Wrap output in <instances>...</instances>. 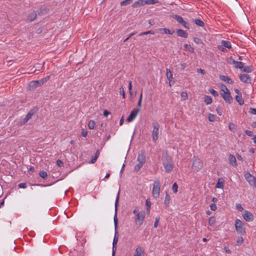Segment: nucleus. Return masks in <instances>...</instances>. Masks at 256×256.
I'll use <instances>...</instances> for the list:
<instances>
[{"label": "nucleus", "instance_id": "obj_21", "mask_svg": "<svg viewBox=\"0 0 256 256\" xmlns=\"http://www.w3.org/2000/svg\"><path fill=\"white\" fill-rule=\"evenodd\" d=\"M138 161L139 162L144 164L146 162V155L144 152H142L138 156Z\"/></svg>", "mask_w": 256, "mask_h": 256}, {"label": "nucleus", "instance_id": "obj_1", "mask_svg": "<svg viewBox=\"0 0 256 256\" xmlns=\"http://www.w3.org/2000/svg\"><path fill=\"white\" fill-rule=\"evenodd\" d=\"M120 191L118 192L116 198V199L115 202V214L114 216V229H115V234H114V236L113 240V243H112V256H114L116 252V244L118 242V220L117 218V210H118V204L120 199Z\"/></svg>", "mask_w": 256, "mask_h": 256}, {"label": "nucleus", "instance_id": "obj_8", "mask_svg": "<svg viewBox=\"0 0 256 256\" xmlns=\"http://www.w3.org/2000/svg\"><path fill=\"white\" fill-rule=\"evenodd\" d=\"M36 112V110L34 108L32 109L26 115V117L22 119L20 122V125H23L26 124L28 120H29L32 116L34 115V114Z\"/></svg>", "mask_w": 256, "mask_h": 256}, {"label": "nucleus", "instance_id": "obj_12", "mask_svg": "<svg viewBox=\"0 0 256 256\" xmlns=\"http://www.w3.org/2000/svg\"><path fill=\"white\" fill-rule=\"evenodd\" d=\"M140 111L139 108H134L131 112L130 116L127 118L126 120L128 122H132L137 116Z\"/></svg>", "mask_w": 256, "mask_h": 256}, {"label": "nucleus", "instance_id": "obj_58", "mask_svg": "<svg viewBox=\"0 0 256 256\" xmlns=\"http://www.w3.org/2000/svg\"><path fill=\"white\" fill-rule=\"evenodd\" d=\"M180 24L182 25V26L184 28L189 29V26H188V24L184 20H183V22H182V23H180Z\"/></svg>", "mask_w": 256, "mask_h": 256}, {"label": "nucleus", "instance_id": "obj_27", "mask_svg": "<svg viewBox=\"0 0 256 256\" xmlns=\"http://www.w3.org/2000/svg\"><path fill=\"white\" fill-rule=\"evenodd\" d=\"M184 48L185 50L188 51L190 53H194V48L190 44H185Z\"/></svg>", "mask_w": 256, "mask_h": 256}, {"label": "nucleus", "instance_id": "obj_19", "mask_svg": "<svg viewBox=\"0 0 256 256\" xmlns=\"http://www.w3.org/2000/svg\"><path fill=\"white\" fill-rule=\"evenodd\" d=\"M228 160H229L230 164L234 167H236L238 164H237L236 158L234 155L230 154L228 156Z\"/></svg>", "mask_w": 256, "mask_h": 256}, {"label": "nucleus", "instance_id": "obj_52", "mask_svg": "<svg viewBox=\"0 0 256 256\" xmlns=\"http://www.w3.org/2000/svg\"><path fill=\"white\" fill-rule=\"evenodd\" d=\"M160 219V216H157V217L156 218V220H155V222H154V228H157V227H158V222H159Z\"/></svg>", "mask_w": 256, "mask_h": 256}, {"label": "nucleus", "instance_id": "obj_29", "mask_svg": "<svg viewBox=\"0 0 256 256\" xmlns=\"http://www.w3.org/2000/svg\"><path fill=\"white\" fill-rule=\"evenodd\" d=\"M50 76H47L46 78H43L40 80H38V82H36L38 83V84H39L40 86L42 85L44 83L46 82L50 79Z\"/></svg>", "mask_w": 256, "mask_h": 256}, {"label": "nucleus", "instance_id": "obj_32", "mask_svg": "<svg viewBox=\"0 0 256 256\" xmlns=\"http://www.w3.org/2000/svg\"><path fill=\"white\" fill-rule=\"evenodd\" d=\"M170 202V196L168 194H166V196H165L164 204L166 207L168 206Z\"/></svg>", "mask_w": 256, "mask_h": 256}, {"label": "nucleus", "instance_id": "obj_23", "mask_svg": "<svg viewBox=\"0 0 256 256\" xmlns=\"http://www.w3.org/2000/svg\"><path fill=\"white\" fill-rule=\"evenodd\" d=\"M233 64H234V67L237 68L242 70L244 68V64L241 62H237L233 60Z\"/></svg>", "mask_w": 256, "mask_h": 256}, {"label": "nucleus", "instance_id": "obj_9", "mask_svg": "<svg viewBox=\"0 0 256 256\" xmlns=\"http://www.w3.org/2000/svg\"><path fill=\"white\" fill-rule=\"evenodd\" d=\"M244 177L251 186L256 187V178L252 176L249 172L246 173L244 174Z\"/></svg>", "mask_w": 256, "mask_h": 256}, {"label": "nucleus", "instance_id": "obj_57", "mask_svg": "<svg viewBox=\"0 0 256 256\" xmlns=\"http://www.w3.org/2000/svg\"><path fill=\"white\" fill-rule=\"evenodd\" d=\"M236 208L238 209V210L240 212H242L244 210L243 208L242 207L241 204H236Z\"/></svg>", "mask_w": 256, "mask_h": 256}, {"label": "nucleus", "instance_id": "obj_28", "mask_svg": "<svg viewBox=\"0 0 256 256\" xmlns=\"http://www.w3.org/2000/svg\"><path fill=\"white\" fill-rule=\"evenodd\" d=\"M50 76H47L46 78H43L40 80H38V82H36L38 83V84H39L40 86L42 85L44 83L46 82L50 79Z\"/></svg>", "mask_w": 256, "mask_h": 256}, {"label": "nucleus", "instance_id": "obj_4", "mask_svg": "<svg viewBox=\"0 0 256 256\" xmlns=\"http://www.w3.org/2000/svg\"><path fill=\"white\" fill-rule=\"evenodd\" d=\"M152 138L154 142H156L158 138L159 128L160 124L158 123L154 120L152 122Z\"/></svg>", "mask_w": 256, "mask_h": 256}, {"label": "nucleus", "instance_id": "obj_38", "mask_svg": "<svg viewBox=\"0 0 256 256\" xmlns=\"http://www.w3.org/2000/svg\"><path fill=\"white\" fill-rule=\"evenodd\" d=\"M40 176L43 179H46L48 176V174L45 171H40L39 172Z\"/></svg>", "mask_w": 256, "mask_h": 256}, {"label": "nucleus", "instance_id": "obj_41", "mask_svg": "<svg viewBox=\"0 0 256 256\" xmlns=\"http://www.w3.org/2000/svg\"><path fill=\"white\" fill-rule=\"evenodd\" d=\"M215 222H216V219H215L214 217V216H211L208 219V224L210 226L214 225V224L215 223Z\"/></svg>", "mask_w": 256, "mask_h": 256}, {"label": "nucleus", "instance_id": "obj_15", "mask_svg": "<svg viewBox=\"0 0 256 256\" xmlns=\"http://www.w3.org/2000/svg\"><path fill=\"white\" fill-rule=\"evenodd\" d=\"M144 250L143 248L140 246H137L136 248L134 256H144Z\"/></svg>", "mask_w": 256, "mask_h": 256}, {"label": "nucleus", "instance_id": "obj_55", "mask_svg": "<svg viewBox=\"0 0 256 256\" xmlns=\"http://www.w3.org/2000/svg\"><path fill=\"white\" fill-rule=\"evenodd\" d=\"M27 186L26 183H20L18 185V187L20 188H25Z\"/></svg>", "mask_w": 256, "mask_h": 256}, {"label": "nucleus", "instance_id": "obj_54", "mask_svg": "<svg viewBox=\"0 0 256 256\" xmlns=\"http://www.w3.org/2000/svg\"><path fill=\"white\" fill-rule=\"evenodd\" d=\"M218 48L222 52H226L227 50L226 48H224V46H223L222 45H220V46H218Z\"/></svg>", "mask_w": 256, "mask_h": 256}, {"label": "nucleus", "instance_id": "obj_40", "mask_svg": "<svg viewBox=\"0 0 256 256\" xmlns=\"http://www.w3.org/2000/svg\"><path fill=\"white\" fill-rule=\"evenodd\" d=\"M174 18H175V20H176V21L178 22L180 24L182 23V22H183L184 20H183L182 18L180 16L175 15Z\"/></svg>", "mask_w": 256, "mask_h": 256}, {"label": "nucleus", "instance_id": "obj_45", "mask_svg": "<svg viewBox=\"0 0 256 256\" xmlns=\"http://www.w3.org/2000/svg\"><path fill=\"white\" fill-rule=\"evenodd\" d=\"M178 186L176 184V183H174L172 185V190L173 191V192L175 194H176L178 192Z\"/></svg>", "mask_w": 256, "mask_h": 256}, {"label": "nucleus", "instance_id": "obj_26", "mask_svg": "<svg viewBox=\"0 0 256 256\" xmlns=\"http://www.w3.org/2000/svg\"><path fill=\"white\" fill-rule=\"evenodd\" d=\"M235 98L240 105L242 106L244 104V101L242 98V94L236 95L235 96Z\"/></svg>", "mask_w": 256, "mask_h": 256}, {"label": "nucleus", "instance_id": "obj_20", "mask_svg": "<svg viewBox=\"0 0 256 256\" xmlns=\"http://www.w3.org/2000/svg\"><path fill=\"white\" fill-rule=\"evenodd\" d=\"M176 33L178 36L184 38H187L188 36V33L182 29H178L176 30Z\"/></svg>", "mask_w": 256, "mask_h": 256}, {"label": "nucleus", "instance_id": "obj_44", "mask_svg": "<svg viewBox=\"0 0 256 256\" xmlns=\"http://www.w3.org/2000/svg\"><path fill=\"white\" fill-rule=\"evenodd\" d=\"M148 34H154V32L153 30H149L148 32H141L140 34H139V36H142L146 35Z\"/></svg>", "mask_w": 256, "mask_h": 256}, {"label": "nucleus", "instance_id": "obj_48", "mask_svg": "<svg viewBox=\"0 0 256 256\" xmlns=\"http://www.w3.org/2000/svg\"><path fill=\"white\" fill-rule=\"evenodd\" d=\"M208 118L210 122H213L215 120V116L210 114H208Z\"/></svg>", "mask_w": 256, "mask_h": 256}, {"label": "nucleus", "instance_id": "obj_35", "mask_svg": "<svg viewBox=\"0 0 256 256\" xmlns=\"http://www.w3.org/2000/svg\"><path fill=\"white\" fill-rule=\"evenodd\" d=\"M242 70L246 72H250L252 70V66H244Z\"/></svg>", "mask_w": 256, "mask_h": 256}, {"label": "nucleus", "instance_id": "obj_39", "mask_svg": "<svg viewBox=\"0 0 256 256\" xmlns=\"http://www.w3.org/2000/svg\"><path fill=\"white\" fill-rule=\"evenodd\" d=\"M48 12V10L46 8H44L43 9H40L38 11V14H46Z\"/></svg>", "mask_w": 256, "mask_h": 256}, {"label": "nucleus", "instance_id": "obj_50", "mask_svg": "<svg viewBox=\"0 0 256 256\" xmlns=\"http://www.w3.org/2000/svg\"><path fill=\"white\" fill-rule=\"evenodd\" d=\"M193 40H194V42H196V44H202V40H201L200 38H197V37H194V38H193Z\"/></svg>", "mask_w": 256, "mask_h": 256}, {"label": "nucleus", "instance_id": "obj_60", "mask_svg": "<svg viewBox=\"0 0 256 256\" xmlns=\"http://www.w3.org/2000/svg\"><path fill=\"white\" fill-rule=\"evenodd\" d=\"M210 208L211 209V210H216V208H217V206H216V204H212L210 205Z\"/></svg>", "mask_w": 256, "mask_h": 256}, {"label": "nucleus", "instance_id": "obj_33", "mask_svg": "<svg viewBox=\"0 0 256 256\" xmlns=\"http://www.w3.org/2000/svg\"><path fill=\"white\" fill-rule=\"evenodd\" d=\"M88 128L90 130H93L96 126L95 122L93 120H90L88 123Z\"/></svg>", "mask_w": 256, "mask_h": 256}, {"label": "nucleus", "instance_id": "obj_6", "mask_svg": "<svg viewBox=\"0 0 256 256\" xmlns=\"http://www.w3.org/2000/svg\"><path fill=\"white\" fill-rule=\"evenodd\" d=\"M146 212L144 210L139 212L135 216L134 222L136 226H140L144 220Z\"/></svg>", "mask_w": 256, "mask_h": 256}, {"label": "nucleus", "instance_id": "obj_16", "mask_svg": "<svg viewBox=\"0 0 256 256\" xmlns=\"http://www.w3.org/2000/svg\"><path fill=\"white\" fill-rule=\"evenodd\" d=\"M240 79L244 82L250 83L251 79L249 76L247 74H241L240 75Z\"/></svg>", "mask_w": 256, "mask_h": 256}, {"label": "nucleus", "instance_id": "obj_47", "mask_svg": "<svg viewBox=\"0 0 256 256\" xmlns=\"http://www.w3.org/2000/svg\"><path fill=\"white\" fill-rule=\"evenodd\" d=\"M180 96L184 100H186L188 98V96L186 92H182L180 94Z\"/></svg>", "mask_w": 256, "mask_h": 256}, {"label": "nucleus", "instance_id": "obj_18", "mask_svg": "<svg viewBox=\"0 0 256 256\" xmlns=\"http://www.w3.org/2000/svg\"><path fill=\"white\" fill-rule=\"evenodd\" d=\"M158 30L161 34H172L174 32V31L173 30H171L168 28H159Z\"/></svg>", "mask_w": 256, "mask_h": 256}, {"label": "nucleus", "instance_id": "obj_62", "mask_svg": "<svg viewBox=\"0 0 256 256\" xmlns=\"http://www.w3.org/2000/svg\"><path fill=\"white\" fill-rule=\"evenodd\" d=\"M132 82L131 81H130L128 82V90L130 91V94L131 95L132 94Z\"/></svg>", "mask_w": 256, "mask_h": 256}, {"label": "nucleus", "instance_id": "obj_51", "mask_svg": "<svg viewBox=\"0 0 256 256\" xmlns=\"http://www.w3.org/2000/svg\"><path fill=\"white\" fill-rule=\"evenodd\" d=\"M210 94L213 95L214 96H218V92L214 90V89H210Z\"/></svg>", "mask_w": 256, "mask_h": 256}, {"label": "nucleus", "instance_id": "obj_7", "mask_svg": "<svg viewBox=\"0 0 256 256\" xmlns=\"http://www.w3.org/2000/svg\"><path fill=\"white\" fill-rule=\"evenodd\" d=\"M235 228L238 233L241 234H246V228L244 223L238 219L235 220Z\"/></svg>", "mask_w": 256, "mask_h": 256}, {"label": "nucleus", "instance_id": "obj_31", "mask_svg": "<svg viewBox=\"0 0 256 256\" xmlns=\"http://www.w3.org/2000/svg\"><path fill=\"white\" fill-rule=\"evenodd\" d=\"M151 204H152L150 201V200L148 198H147L146 200V211L148 214L150 213Z\"/></svg>", "mask_w": 256, "mask_h": 256}, {"label": "nucleus", "instance_id": "obj_11", "mask_svg": "<svg viewBox=\"0 0 256 256\" xmlns=\"http://www.w3.org/2000/svg\"><path fill=\"white\" fill-rule=\"evenodd\" d=\"M158 1H136L133 4V7H138L144 4H156Z\"/></svg>", "mask_w": 256, "mask_h": 256}, {"label": "nucleus", "instance_id": "obj_53", "mask_svg": "<svg viewBox=\"0 0 256 256\" xmlns=\"http://www.w3.org/2000/svg\"><path fill=\"white\" fill-rule=\"evenodd\" d=\"M120 94H122V98H125L124 90V88L122 86L121 88H120Z\"/></svg>", "mask_w": 256, "mask_h": 256}, {"label": "nucleus", "instance_id": "obj_17", "mask_svg": "<svg viewBox=\"0 0 256 256\" xmlns=\"http://www.w3.org/2000/svg\"><path fill=\"white\" fill-rule=\"evenodd\" d=\"M219 78L221 80H222L227 84H232L233 83L232 80L228 76L220 75Z\"/></svg>", "mask_w": 256, "mask_h": 256}, {"label": "nucleus", "instance_id": "obj_22", "mask_svg": "<svg viewBox=\"0 0 256 256\" xmlns=\"http://www.w3.org/2000/svg\"><path fill=\"white\" fill-rule=\"evenodd\" d=\"M38 80H34L28 84V89L33 90L36 89L37 87L40 86L39 84L37 83Z\"/></svg>", "mask_w": 256, "mask_h": 256}, {"label": "nucleus", "instance_id": "obj_37", "mask_svg": "<svg viewBox=\"0 0 256 256\" xmlns=\"http://www.w3.org/2000/svg\"><path fill=\"white\" fill-rule=\"evenodd\" d=\"M195 24L200 26H204V22L200 19H196L194 20Z\"/></svg>", "mask_w": 256, "mask_h": 256}, {"label": "nucleus", "instance_id": "obj_64", "mask_svg": "<svg viewBox=\"0 0 256 256\" xmlns=\"http://www.w3.org/2000/svg\"><path fill=\"white\" fill-rule=\"evenodd\" d=\"M245 133L250 136H252L253 135V132L252 131L248 130H246Z\"/></svg>", "mask_w": 256, "mask_h": 256}, {"label": "nucleus", "instance_id": "obj_49", "mask_svg": "<svg viewBox=\"0 0 256 256\" xmlns=\"http://www.w3.org/2000/svg\"><path fill=\"white\" fill-rule=\"evenodd\" d=\"M244 242L243 238L242 237H238L236 240V245H240Z\"/></svg>", "mask_w": 256, "mask_h": 256}, {"label": "nucleus", "instance_id": "obj_61", "mask_svg": "<svg viewBox=\"0 0 256 256\" xmlns=\"http://www.w3.org/2000/svg\"><path fill=\"white\" fill-rule=\"evenodd\" d=\"M136 34V32H132L130 34V35L124 40V42L128 41L130 38L133 36L134 34Z\"/></svg>", "mask_w": 256, "mask_h": 256}, {"label": "nucleus", "instance_id": "obj_5", "mask_svg": "<svg viewBox=\"0 0 256 256\" xmlns=\"http://www.w3.org/2000/svg\"><path fill=\"white\" fill-rule=\"evenodd\" d=\"M160 184L159 180H156L154 182L152 190V195L154 198L157 199L160 196Z\"/></svg>", "mask_w": 256, "mask_h": 256}, {"label": "nucleus", "instance_id": "obj_24", "mask_svg": "<svg viewBox=\"0 0 256 256\" xmlns=\"http://www.w3.org/2000/svg\"><path fill=\"white\" fill-rule=\"evenodd\" d=\"M221 44L226 48H232L231 44L229 41L222 40L221 42Z\"/></svg>", "mask_w": 256, "mask_h": 256}, {"label": "nucleus", "instance_id": "obj_42", "mask_svg": "<svg viewBox=\"0 0 256 256\" xmlns=\"http://www.w3.org/2000/svg\"><path fill=\"white\" fill-rule=\"evenodd\" d=\"M99 154H100L99 152H96L94 157L92 158V159L90 160V163L91 164H94L96 162V160H97V158H98V156H99Z\"/></svg>", "mask_w": 256, "mask_h": 256}, {"label": "nucleus", "instance_id": "obj_10", "mask_svg": "<svg viewBox=\"0 0 256 256\" xmlns=\"http://www.w3.org/2000/svg\"><path fill=\"white\" fill-rule=\"evenodd\" d=\"M192 168L198 172L202 167V162L198 158H196L194 160L192 165Z\"/></svg>", "mask_w": 256, "mask_h": 256}, {"label": "nucleus", "instance_id": "obj_14", "mask_svg": "<svg viewBox=\"0 0 256 256\" xmlns=\"http://www.w3.org/2000/svg\"><path fill=\"white\" fill-rule=\"evenodd\" d=\"M36 18V14L35 11L30 12L27 17L26 21L28 22H31L34 21Z\"/></svg>", "mask_w": 256, "mask_h": 256}, {"label": "nucleus", "instance_id": "obj_30", "mask_svg": "<svg viewBox=\"0 0 256 256\" xmlns=\"http://www.w3.org/2000/svg\"><path fill=\"white\" fill-rule=\"evenodd\" d=\"M166 76L168 80L170 82L172 79V74L170 69H166Z\"/></svg>", "mask_w": 256, "mask_h": 256}, {"label": "nucleus", "instance_id": "obj_34", "mask_svg": "<svg viewBox=\"0 0 256 256\" xmlns=\"http://www.w3.org/2000/svg\"><path fill=\"white\" fill-rule=\"evenodd\" d=\"M204 102L206 104H210L212 102V98L210 96H206L204 98Z\"/></svg>", "mask_w": 256, "mask_h": 256}, {"label": "nucleus", "instance_id": "obj_3", "mask_svg": "<svg viewBox=\"0 0 256 256\" xmlns=\"http://www.w3.org/2000/svg\"><path fill=\"white\" fill-rule=\"evenodd\" d=\"M221 90L222 92H221L220 94L224 101L227 103L230 104L232 100V98L230 96L228 89L225 85L222 84Z\"/></svg>", "mask_w": 256, "mask_h": 256}, {"label": "nucleus", "instance_id": "obj_36", "mask_svg": "<svg viewBox=\"0 0 256 256\" xmlns=\"http://www.w3.org/2000/svg\"><path fill=\"white\" fill-rule=\"evenodd\" d=\"M229 129L230 131L234 132L236 130V126L234 124L230 122L228 125Z\"/></svg>", "mask_w": 256, "mask_h": 256}, {"label": "nucleus", "instance_id": "obj_2", "mask_svg": "<svg viewBox=\"0 0 256 256\" xmlns=\"http://www.w3.org/2000/svg\"><path fill=\"white\" fill-rule=\"evenodd\" d=\"M162 160L166 172H170L174 166V164L172 158L166 152L163 153Z\"/></svg>", "mask_w": 256, "mask_h": 256}, {"label": "nucleus", "instance_id": "obj_63", "mask_svg": "<svg viewBox=\"0 0 256 256\" xmlns=\"http://www.w3.org/2000/svg\"><path fill=\"white\" fill-rule=\"evenodd\" d=\"M56 164L59 166H63L64 163L61 160H56Z\"/></svg>", "mask_w": 256, "mask_h": 256}, {"label": "nucleus", "instance_id": "obj_56", "mask_svg": "<svg viewBox=\"0 0 256 256\" xmlns=\"http://www.w3.org/2000/svg\"><path fill=\"white\" fill-rule=\"evenodd\" d=\"M249 112L252 114H256V108H250L249 110Z\"/></svg>", "mask_w": 256, "mask_h": 256}, {"label": "nucleus", "instance_id": "obj_46", "mask_svg": "<svg viewBox=\"0 0 256 256\" xmlns=\"http://www.w3.org/2000/svg\"><path fill=\"white\" fill-rule=\"evenodd\" d=\"M142 92L141 93H140V98H139V100H138V106L139 108H140L141 106H142Z\"/></svg>", "mask_w": 256, "mask_h": 256}, {"label": "nucleus", "instance_id": "obj_13", "mask_svg": "<svg viewBox=\"0 0 256 256\" xmlns=\"http://www.w3.org/2000/svg\"><path fill=\"white\" fill-rule=\"evenodd\" d=\"M242 216L244 220L246 222H251L254 220L253 214L248 211H245Z\"/></svg>", "mask_w": 256, "mask_h": 256}, {"label": "nucleus", "instance_id": "obj_43", "mask_svg": "<svg viewBox=\"0 0 256 256\" xmlns=\"http://www.w3.org/2000/svg\"><path fill=\"white\" fill-rule=\"evenodd\" d=\"M144 164H143V163H141V162H138V164L135 166L134 170L136 171L139 170L142 168V166H143Z\"/></svg>", "mask_w": 256, "mask_h": 256}, {"label": "nucleus", "instance_id": "obj_59", "mask_svg": "<svg viewBox=\"0 0 256 256\" xmlns=\"http://www.w3.org/2000/svg\"><path fill=\"white\" fill-rule=\"evenodd\" d=\"M131 1H122L120 2V5L122 6H126L130 3Z\"/></svg>", "mask_w": 256, "mask_h": 256}, {"label": "nucleus", "instance_id": "obj_25", "mask_svg": "<svg viewBox=\"0 0 256 256\" xmlns=\"http://www.w3.org/2000/svg\"><path fill=\"white\" fill-rule=\"evenodd\" d=\"M224 184V180L222 178H220L216 184V188H223Z\"/></svg>", "mask_w": 256, "mask_h": 256}]
</instances>
